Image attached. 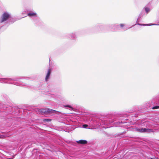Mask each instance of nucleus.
I'll list each match as a JSON object with an SVG mask.
<instances>
[{"mask_svg":"<svg viewBox=\"0 0 159 159\" xmlns=\"http://www.w3.org/2000/svg\"><path fill=\"white\" fill-rule=\"evenodd\" d=\"M139 22H136V25H139L140 26H151V25H159V24H140L139 23Z\"/></svg>","mask_w":159,"mask_h":159,"instance_id":"obj_6","label":"nucleus"},{"mask_svg":"<svg viewBox=\"0 0 159 159\" xmlns=\"http://www.w3.org/2000/svg\"><path fill=\"white\" fill-rule=\"evenodd\" d=\"M147 131L146 132H152V129H147Z\"/></svg>","mask_w":159,"mask_h":159,"instance_id":"obj_19","label":"nucleus"},{"mask_svg":"<svg viewBox=\"0 0 159 159\" xmlns=\"http://www.w3.org/2000/svg\"><path fill=\"white\" fill-rule=\"evenodd\" d=\"M114 24H109L106 25V28H108L111 30H114Z\"/></svg>","mask_w":159,"mask_h":159,"instance_id":"obj_9","label":"nucleus"},{"mask_svg":"<svg viewBox=\"0 0 159 159\" xmlns=\"http://www.w3.org/2000/svg\"><path fill=\"white\" fill-rule=\"evenodd\" d=\"M144 10L147 14H148L150 11V9L149 8L146 7L144 8Z\"/></svg>","mask_w":159,"mask_h":159,"instance_id":"obj_16","label":"nucleus"},{"mask_svg":"<svg viewBox=\"0 0 159 159\" xmlns=\"http://www.w3.org/2000/svg\"><path fill=\"white\" fill-rule=\"evenodd\" d=\"M44 121H50V120L49 119H45L43 120Z\"/></svg>","mask_w":159,"mask_h":159,"instance_id":"obj_26","label":"nucleus"},{"mask_svg":"<svg viewBox=\"0 0 159 159\" xmlns=\"http://www.w3.org/2000/svg\"><path fill=\"white\" fill-rule=\"evenodd\" d=\"M36 111L39 114H46L49 113L50 110L49 109H38Z\"/></svg>","mask_w":159,"mask_h":159,"instance_id":"obj_3","label":"nucleus"},{"mask_svg":"<svg viewBox=\"0 0 159 159\" xmlns=\"http://www.w3.org/2000/svg\"><path fill=\"white\" fill-rule=\"evenodd\" d=\"M126 133V131H125L123 132H122V133L119 134L118 135H122V134H124L125 133Z\"/></svg>","mask_w":159,"mask_h":159,"instance_id":"obj_23","label":"nucleus"},{"mask_svg":"<svg viewBox=\"0 0 159 159\" xmlns=\"http://www.w3.org/2000/svg\"><path fill=\"white\" fill-rule=\"evenodd\" d=\"M157 159H159V158H157Z\"/></svg>","mask_w":159,"mask_h":159,"instance_id":"obj_29","label":"nucleus"},{"mask_svg":"<svg viewBox=\"0 0 159 159\" xmlns=\"http://www.w3.org/2000/svg\"><path fill=\"white\" fill-rule=\"evenodd\" d=\"M59 113V112L58 111L50 109V116H52L51 115L53 113L57 114Z\"/></svg>","mask_w":159,"mask_h":159,"instance_id":"obj_10","label":"nucleus"},{"mask_svg":"<svg viewBox=\"0 0 159 159\" xmlns=\"http://www.w3.org/2000/svg\"><path fill=\"white\" fill-rule=\"evenodd\" d=\"M135 130L136 131L140 132V128H135Z\"/></svg>","mask_w":159,"mask_h":159,"instance_id":"obj_20","label":"nucleus"},{"mask_svg":"<svg viewBox=\"0 0 159 159\" xmlns=\"http://www.w3.org/2000/svg\"><path fill=\"white\" fill-rule=\"evenodd\" d=\"M114 30L119 28V25L118 24H114Z\"/></svg>","mask_w":159,"mask_h":159,"instance_id":"obj_13","label":"nucleus"},{"mask_svg":"<svg viewBox=\"0 0 159 159\" xmlns=\"http://www.w3.org/2000/svg\"><path fill=\"white\" fill-rule=\"evenodd\" d=\"M52 62H50V71H51V67L52 68Z\"/></svg>","mask_w":159,"mask_h":159,"instance_id":"obj_24","label":"nucleus"},{"mask_svg":"<svg viewBox=\"0 0 159 159\" xmlns=\"http://www.w3.org/2000/svg\"><path fill=\"white\" fill-rule=\"evenodd\" d=\"M50 98L51 97H53V98H54V95H55L53 94H52V93H50Z\"/></svg>","mask_w":159,"mask_h":159,"instance_id":"obj_22","label":"nucleus"},{"mask_svg":"<svg viewBox=\"0 0 159 159\" xmlns=\"http://www.w3.org/2000/svg\"><path fill=\"white\" fill-rule=\"evenodd\" d=\"M78 32H77L70 33L67 35V37L69 39L76 40L77 38Z\"/></svg>","mask_w":159,"mask_h":159,"instance_id":"obj_2","label":"nucleus"},{"mask_svg":"<svg viewBox=\"0 0 159 159\" xmlns=\"http://www.w3.org/2000/svg\"><path fill=\"white\" fill-rule=\"evenodd\" d=\"M36 13L33 12H30L28 14V16H36Z\"/></svg>","mask_w":159,"mask_h":159,"instance_id":"obj_12","label":"nucleus"},{"mask_svg":"<svg viewBox=\"0 0 159 159\" xmlns=\"http://www.w3.org/2000/svg\"><path fill=\"white\" fill-rule=\"evenodd\" d=\"M106 28V25L104 24H98L95 25L93 30L97 32H100L103 31Z\"/></svg>","mask_w":159,"mask_h":159,"instance_id":"obj_1","label":"nucleus"},{"mask_svg":"<svg viewBox=\"0 0 159 159\" xmlns=\"http://www.w3.org/2000/svg\"><path fill=\"white\" fill-rule=\"evenodd\" d=\"M10 18V15L6 12L4 13L2 15L1 17V22L2 23L7 20Z\"/></svg>","mask_w":159,"mask_h":159,"instance_id":"obj_4","label":"nucleus"},{"mask_svg":"<svg viewBox=\"0 0 159 159\" xmlns=\"http://www.w3.org/2000/svg\"><path fill=\"white\" fill-rule=\"evenodd\" d=\"M157 158L155 156L154 157L150 158V159H157Z\"/></svg>","mask_w":159,"mask_h":159,"instance_id":"obj_27","label":"nucleus"},{"mask_svg":"<svg viewBox=\"0 0 159 159\" xmlns=\"http://www.w3.org/2000/svg\"><path fill=\"white\" fill-rule=\"evenodd\" d=\"M50 75V69H48V72L45 78V80L47 81L49 78Z\"/></svg>","mask_w":159,"mask_h":159,"instance_id":"obj_14","label":"nucleus"},{"mask_svg":"<svg viewBox=\"0 0 159 159\" xmlns=\"http://www.w3.org/2000/svg\"><path fill=\"white\" fill-rule=\"evenodd\" d=\"M88 125L87 124H84L82 125V128H87Z\"/></svg>","mask_w":159,"mask_h":159,"instance_id":"obj_18","label":"nucleus"},{"mask_svg":"<svg viewBox=\"0 0 159 159\" xmlns=\"http://www.w3.org/2000/svg\"><path fill=\"white\" fill-rule=\"evenodd\" d=\"M158 100L157 98H155L152 99L151 101H148V107H150L152 106V105L154 104H157L158 102Z\"/></svg>","mask_w":159,"mask_h":159,"instance_id":"obj_5","label":"nucleus"},{"mask_svg":"<svg viewBox=\"0 0 159 159\" xmlns=\"http://www.w3.org/2000/svg\"><path fill=\"white\" fill-rule=\"evenodd\" d=\"M119 25V27H120L122 29L124 30H127V29H125L124 28V26H125V25L124 24H120Z\"/></svg>","mask_w":159,"mask_h":159,"instance_id":"obj_11","label":"nucleus"},{"mask_svg":"<svg viewBox=\"0 0 159 159\" xmlns=\"http://www.w3.org/2000/svg\"><path fill=\"white\" fill-rule=\"evenodd\" d=\"M125 137V136H123V137Z\"/></svg>","mask_w":159,"mask_h":159,"instance_id":"obj_28","label":"nucleus"},{"mask_svg":"<svg viewBox=\"0 0 159 159\" xmlns=\"http://www.w3.org/2000/svg\"><path fill=\"white\" fill-rule=\"evenodd\" d=\"M4 136L2 135H0V138H4Z\"/></svg>","mask_w":159,"mask_h":159,"instance_id":"obj_25","label":"nucleus"},{"mask_svg":"<svg viewBox=\"0 0 159 159\" xmlns=\"http://www.w3.org/2000/svg\"><path fill=\"white\" fill-rule=\"evenodd\" d=\"M64 107H69V108H71L72 107H71L69 105H65Z\"/></svg>","mask_w":159,"mask_h":159,"instance_id":"obj_21","label":"nucleus"},{"mask_svg":"<svg viewBox=\"0 0 159 159\" xmlns=\"http://www.w3.org/2000/svg\"><path fill=\"white\" fill-rule=\"evenodd\" d=\"M145 13L143 11H142L139 14L138 19L137 20V22H140L143 16L144 15Z\"/></svg>","mask_w":159,"mask_h":159,"instance_id":"obj_7","label":"nucleus"},{"mask_svg":"<svg viewBox=\"0 0 159 159\" xmlns=\"http://www.w3.org/2000/svg\"><path fill=\"white\" fill-rule=\"evenodd\" d=\"M76 142L78 143L81 144H85L88 143V142L87 140L83 139L77 141Z\"/></svg>","mask_w":159,"mask_h":159,"instance_id":"obj_8","label":"nucleus"},{"mask_svg":"<svg viewBox=\"0 0 159 159\" xmlns=\"http://www.w3.org/2000/svg\"><path fill=\"white\" fill-rule=\"evenodd\" d=\"M159 108V106H154L152 107V109H156Z\"/></svg>","mask_w":159,"mask_h":159,"instance_id":"obj_17","label":"nucleus"},{"mask_svg":"<svg viewBox=\"0 0 159 159\" xmlns=\"http://www.w3.org/2000/svg\"><path fill=\"white\" fill-rule=\"evenodd\" d=\"M146 104H147V105H148V103H146Z\"/></svg>","mask_w":159,"mask_h":159,"instance_id":"obj_30","label":"nucleus"},{"mask_svg":"<svg viewBox=\"0 0 159 159\" xmlns=\"http://www.w3.org/2000/svg\"><path fill=\"white\" fill-rule=\"evenodd\" d=\"M140 133H143L144 132H146L147 131V129L146 128H142L140 129Z\"/></svg>","mask_w":159,"mask_h":159,"instance_id":"obj_15","label":"nucleus"}]
</instances>
